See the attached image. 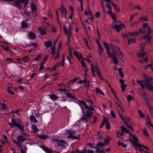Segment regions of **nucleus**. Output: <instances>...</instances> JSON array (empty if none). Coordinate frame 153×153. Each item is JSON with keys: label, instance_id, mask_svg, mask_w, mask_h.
I'll use <instances>...</instances> for the list:
<instances>
[{"label": "nucleus", "instance_id": "37998d69", "mask_svg": "<svg viewBox=\"0 0 153 153\" xmlns=\"http://www.w3.org/2000/svg\"><path fill=\"white\" fill-rule=\"evenodd\" d=\"M120 51L118 55L119 57L121 59H122L123 57V54L120 50V49H119Z\"/></svg>", "mask_w": 153, "mask_h": 153}, {"label": "nucleus", "instance_id": "4468645a", "mask_svg": "<svg viewBox=\"0 0 153 153\" xmlns=\"http://www.w3.org/2000/svg\"><path fill=\"white\" fill-rule=\"evenodd\" d=\"M73 54L76 58H78L79 60H80L82 58V54L80 53L74 51V52Z\"/></svg>", "mask_w": 153, "mask_h": 153}, {"label": "nucleus", "instance_id": "e433bc0d", "mask_svg": "<svg viewBox=\"0 0 153 153\" xmlns=\"http://www.w3.org/2000/svg\"><path fill=\"white\" fill-rule=\"evenodd\" d=\"M38 137L44 140H45L48 139L47 136L45 135L40 134L38 135Z\"/></svg>", "mask_w": 153, "mask_h": 153}, {"label": "nucleus", "instance_id": "4c0bfd02", "mask_svg": "<svg viewBox=\"0 0 153 153\" xmlns=\"http://www.w3.org/2000/svg\"><path fill=\"white\" fill-rule=\"evenodd\" d=\"M27 25L26 23L25 22H22L21 27L22 28L24 29L27 27Z\"/></svg>", "mask_w": 153, "mask_h": 153}, {"label": "nucleus", "instance_id": "473e14b6", "mask_svg": "<svg viewBox=\"0 0 153 153\" xmlns=\"http://www.w3.org/2000/svg\"><path fill=\"white\" fill-rule=\"evenodd\" d=\"M136 38H131L130 39H129L128 41V45L129 44H132L136 42Z\"/></svg>", "mask_w": 153, "mask_h": 153}, {"label": "nucleus", "instance_id": "49530a36", "mask_svg": "<svg viewBox=\"0 0 153 153\" xmlns=\"http://www.w3.org/2000/svg\"><path fill=\"white\" fill-rule=\"evenodd\" d=\"M1 107L2 108L4 109H7V106H6V104L4 103H1L0 104Z\"/></svg>", "mask_w": 153, "mask_h": 153}, {"label": "nucleus", "instance_id": "09e8293b", "mask_svg": "<svg viewBox=\"0 0 153 153\" xmlns=\"http://www.w3.org/2000/svg\"><path fill=\"white\" fill-rule=\"evenodd\" d=\"M59 49H58L57 51V53L56 56L55 57V59H59Z\"/></svg>", "mask_w": 153, "mask_h": 153}, {"label": "nucleus", "instance_id": "0eeeda50", "mask_svg": "<svg viewBox=\"0 0 153 153\" xmlns=\"http://www.w3.org/2000/svg\"><path fill=\"white\" fill-rule=\"evenodd\" d=\"M108 118L104 117L102 123L100 126V128H102L105 124H106V127L108 129L110 128V124L108 122Z\"/></svg>", "mask_w": 153, "mask_h": 153}, {"label": "nucleus", "instance_id": "1a4fd4ad", "mask_svg": "<svg viewBox=\"0 0 153 153\" xmlns=\"http://www.w3.org/2000/svg\"><path fill=\"white\" fill-rule=\"evenodd\" d=\"M145 87L148 90L153 91V82H143Z\"/></svg>", "mask_w": 153, "mask_h": 153}, {"label": "nucleus", "instance_id": "0e129e2a", "mask_svg": "<svg viewBox=\"0 0 153 153\" xmlns=\"http://www.w3.org/2000/svg\"><path fill=\"white\" fill-rule=\"evenodd\" d=\"M111 116L112 117L114 118H115L116 117V115L114 113L113 111L112 110H111Z\"/></svg>", "mask_w": 153, "mask_h": 153}, {"label": "nucleus", "instance_id": "5701e85b", "mask_svg": "<svg viewBox=\"0 0 153 153\" xmlns=\"http://www.w3.org/2000/svg\"><path fill=\"white\" fill-rule=\"evenodd\" d=\"M137 83L141 86V89L143 90L145 88V85L143 84L142 81L141 80H137Z\"/></svg>", "mask_w": 153, "mask_h": 153}, {"label": "nucleus", "instance_id": "69168bd1", "mask_svg": "<svg viewBox=\"0 0 153 153\" xmlns=\"http://www.w3.org/2000/svg\"><path fill=\"white\" fill-rule=\"evenodd\" d=\"M13 86V84L11 83H9L8 84L7 90L10 89V88Z\"/></svg>", "mask_w": 153, "mask_h": 153}, {"label": "nucleus", "instance_id": "c03bdc74", "mask_svg": "<svg viewBox=\"0 0 153 153\" xmlns=\"http://www.w3.org/2000/svg\"><path fill=\"white\" fill-rule=\"evenodd\" d=\"M112 59L113 62L115 64H118V59L117 57L116 56H114V57H113L112 58Z\"/></svg>", "mask_w": 153, "mask_h": 153}, {"label": "nucleus", "instance_id": "b1692460", "mask_svg": "<svg viewBox=\"0 0 153 153\" xmlns=\"http://www.w3.org/2000/svg\"><path fill=\"white\" fill-rule=\"evenodd\" d=\"M29 119L31 121H33L35 123L38 122L37 120L33 115L30 116Z\"/></svg>", "mask_w": 153, "mask_h": 153}, {"label": "nucleus", "instance_id": "a878e982", "mask_svg": "<svg viewBox=\"0 0 153 153\" xmlns=\"http://www.w3.org/2000/svg\"><path fill=\"white\" fill-rule=\"evenodd\" d=\"M45 45L47 47L50 48L52 45V42L50 41H46L45 43Z\"/></svg>", "mask_w": 153, "mask_h": 153}, {"label": "nucleus", "instance_id": "20e7f679", "mask_svg": "<svg viewBox=\"0 0 153 153\" xmlns=\"http://www.w3.org/2000/svg\"><path fill=\"white\" fill-rule=\"evenodd\" d=\"M66 132L69 134V135L67 137V138H72L78 140L80 139V137L74 135V134H75L76 132V131L70 129L67 130Z\"/></svg>", "mask_w": 153, "mask_h": 153}, {"label": "nucleus", "instance_id": "aec40b11", "mask_svg": "<svg viewBox=\"0 0 153 153\" xmlns=\"http://www.w3.org/2000/svg\"><path fill=\"white\" fill-rule=\"evenodd\" d=\"M28 36L30 38L32 39H35L36 37V36L35 34L34 33L31 32H29Z\"/></svg>", "mask_w": 153, "mask_h": 153}, {"label": "nucleus", "instance_id": "dca6fc26", "mask_svg": "<svg viewBox=\"0 0 153 153\" xmlns=\"http://www.w3.org/2000/svg\"><path fill=\"white\" fill-rule=\"evenodd\" d=\"M95 70L96 71V72L97 73V74L98 76H99V77L100 78V79H102V77L101 74L100 73V71L99 69H98V66L97 65L95 67Z\"/></svg>", "mask_w": 153, "mask_h": 153}, {"label": "nucleus", "instance_id": "393cba45", "mask_svg": "<svg viewBox=\"0 0 153 153\" xmlns=\"http://www.w3.org/2000/svg\"><path fill=\"white\" fill-rule=\"evenodd\" d=\"M39 30L40 33L42 35H44L46 33V30L43 29L42 27H40L39 28Z\"/></svg>", "mask_w": 153, "mask_h": 153}, {"label": "nucleus", "instance_id": "4d7b16f0", "mask_svg": "<svg viewBox=\"0 0 153 153\" xmlns=\"http://www.w3.org/2000/svg\"><path fill=\"white\" fill-rule=\"evenodd\" d=\"M41 56L40 55H39L36 58L34 59V60L35 61H38L41 58Z\"/></svg>", "mask_w": 153, "mask_h": 153}, {"label": "nucleus", "instance_id": "412c9836", "mask_svg": "<svg viewBox=\"0 0 153 153\" xmlns=\"http://www.w3.org/2000/svg\"><path fill=\"white\" fill-rule=\"evenodd\" d=\"M128 35L132 36H136L138 35L139 32L137 31H136L134 32H133L132 33L130 32H128Z\"/></svg>", "mask_w": 153, "mask_h": 153}, {"label": "nucleus", "instance_id": "2f4dec72", "mask_svg": "<svg viewBox=\"0 0 153 153\" xmlns=\"http://www.w3.org/2000/svg\"><path fill=\"white\" fill-rule=\"evenodd\" d=\"M153 79V78L151 76H149L146 78L145 80L143 82H151V80Z\"/></svg>", "mask_w": 153, "mask_h": 153}, {"label": "nucleus", "instance_id": "9b49d317", "mask_svg": "<svg viewBox=\"0 0 153 153\" xmlns=\"http://www.w3.org/2000/svg\"><path fill=\"white\" fill-rule=\"evenodd\" d=\"M17 145L19 147V149L21 150V153H23V152L26 153L27 150V148L26 146H23L22 144H21L20 143H18L17 142Z\"/></svg>", "mask_w": 153, "mask_h": 153}, {"label": "nucleus", "instance_id": "f704fd0d", "mask_svg": "<svg viewBox=\"0 0 153 153\" xmlns=\"http://www.w3.org/2000/svg\"><path fill=\"white\" fill-rule=\"evenodd\" d=\"M31 8V10L33 12H36V5L32 3L30 6Z\"/></svg>", "mask_w": 153, "mask_h": 153}, {"label": "nucleus", "instance_id": "13d9d810", "mask_svg": "<svg viewBox=\"0 0 153 153\" xmlns=\"http://www.w3.org/2000/svg\"><path fill=\"white\" fill-rule=\"evenodd\" d=\"M138 112L140 118L144 117V114L140 110L138 111Z\"/></svg>", "mask_w": 153, "mask_h": 153}, {"label": "nucleus", "instance_id": "a211bd4d", "mask_svg": "<svg viewBox=\"0 0 153 153\" xmlns=\"http://www.w3.org/2000/svg\"><path fill=\"white\" fill-rule=\"evenodd\" d=\"M146 54V53L145 52H139L138 53H137V56L139 57V58H140L142 57H143L145 56Z\"/></svg>", "mask_w": 153, "mask_h": 153}, {"label": "nucleus", "instance_id": "052dcab7", "mask_svg": "<svg viewBox=\"0 0 153 153\" xmlns=\"http://www.w3.org/2000/svg\"><path fill=\"white\" fill-rule=\"evenodd\" d=\"M133 8L135 9H137L139 10H141V8L138 5H136L134 6Z\"/></svg>", "mask_w": 153, "mask_h": 153}, {"label": "nucleus", "instance_id": "3c124183", "mask_svg": "<svg viewBox=\"0 0 153 153\" xmlns=\"http://www.w3.org/2000/svg\"><path fill=\"white\" fill-rule=\"evenodd\" d=\"M110 139V138L109 137H108V138H106L104 143V144H106L107 143H109V141Z\"/></svg>", "mask_w": 153, "mask_h": 153}, {"label": "nucleus", "instance_id": "de8ad7c7", "mask_svg": "<svg viewBox=\"0 0 153 153\" xmlns=\"http://www.w3.org/2000/svg\"><path fill=\"white\" fill-rule=\"evenodd\" d=\"M73 56L68 55L67 56V59L69 63L71 64L72 63V62L71 61V59H73Z\"/></svg>", "mask_w": 153, "mask_h": 153}, {"label": "nucleus", "instance_id": "f257e3e1", "mask_svg": "<svg viewBox=\"0 0 153 153\" xmlns=\"http://www.w3.org/2000/svg\"><path fill=\"white\" fill-rule=\"evenodd\" d=\"M79 104L81 108L83 113V117L79 120V123L87 122L88 119L91 117L93 115V113L91 111H94L95 108L91 105L88 106L83 100H79Z\"/></svg>", "mask_w": 153, "mask_h": 153}, {"label": "nucleus", "instance_id": "cd10ccee", "mask_svg": "<svg viewBox=\"0 0 153 153\" xmlns=\"http://www.w3.org/2000/svg\"><path fill=\"white\" fill-rule=\"evenodd\" d=\"M139 19L140 20L141 22H142L148 20V18L146 16H141L139 18Z\"/></svg>", "mask_w": 153, "mask_h": 153}, {"label": "nucleus", "instance_id": "58836bf2", "mask_svg": "<svg viewBox=\"0 0 153 153\" xmlns=\"http://www.w3.org/2000/svg\"><path fill=\"white\" fill-rule=\"evenodd\" d=\"M125 123L126 124V126L128 128L130 129L131 130L133 131L134 129L132 128V127L129 125L128 123L126 121H125Z\"/></svg>", "mask_w": 153, "mask_h": 153}, {"label": "nucleus", "instance_id": "c756f323", "mask_svg": "<svg viewBox=\"0 0 153 153\" xmlns=\"http://www.w3.org/2000/svg\"><path fill=\"white\" fill-rule=\"evenodd\" d=\"M15 126L18 128L21 131H23L24 130V126L22 125V123L16 125Z\"/></svg>", "mask_w": 153, "mask_h": 153}, {"label": "nucleus", "instance_id": "6e6d98bb", "mask_svg": "<svg viewBox=\"0 0 153 153\" xmlns=\"http://www.w3.org/2000/svg\"><path fill=\"white\" fill-rule=\"evenodd\" d=\"M43 22L44 23V24L43 25L44 27H45L46 29H47V28H48V27H49V24L48 23L46 22H45L44 21Z\"/></svg>", "mask_w": 153, "mask_h": 153}, {"label": "nucleus", "instance_id": "864d4df0", "mask_svg": "<svg viewBox=\"0 0 153 153\" xmlns=\"http://www.w3.org/2000/svg\"><path fill=\"white\" fill-rule=\"evenodd\" d=\"M104 46L106 47V51H108L109 50V48L108 45L106 42L104 43Z\"/></svg>", "mask_w": 153, "mask_h": 153}, {"label": "nucleus", "instance_id": "72a5a7b5", "mask_svg": "<svg viewBox=\"0 0 153 153\" xmlns=\"http://www.w3.org/2000/svg\"><path fill=\"white\" fill-rule=\"evenodd\" d=\"M57 144L60 146H63L65 144V141L63 140H59Z\"/></svg>", "mask_w": 153, "mask_h": 153}, {"label": "nucleus", "instance_id": "9d476101", "mask_svg": "<svg viewBox=\"0 0 153 153\" xmlns=\"http://www.w3.org/2000/svg\"><path fill=\"white\" fill-rule=\"evenodd\" d=\"M64 31L66 35H71L72 27L71 26H69L68 27L66 26L63 27Z\"/></svg>", "mask_w": 153, "mask_h": 153}, {"label": "nucleus", "instance_id": "774afa93", "mask_svg": "<svg viewBox=\"0 0 153 153\" xmlns=\"http://www.w3.org/2000/svg\"><path fill=\"white\" fill-rule=\"evenodd\" d=\"M59 64L61 66H64L65 64V60L62 59V61Z\"/></svg>", "mask_w": 153, "mask_h": 153}, {"label": "nucleus", "instance_id": "39448f33", "mask_svg": "<svg viewBox=\"0 0 153 153\" xmlns=\"http://www.w3.org/2000/svg\"><path fill=\"white\" fill-rule=\"evenodd\" d=\"M24 0H14L13 1L14 3H12L11 5L16 7L19 9H21L22 8L21 5L23 2Z\"/></svg>", "mask_w": 153, "mask_h": 153}, {"label": "nucleus", "instance_id": "4be33fe9", "mask_svg": "<svg viewBox=\"0 0 153 153\" xmlns=\"http://www.w3.org/2000/svg\"><path fill=\"white\" fill-rule=\"evenodd\" d=\"M120 128L121 131L123 132H125L126 134H129L130 133V131L128 130L123 126H121Z\"/></svg>", "mask_w": 153, "mask_h": 153}, {"label": "nucleus", "instance_id": "7ed1b4c3", "mask_svg": "<svg viewBox=\"0 0 153 153\" xmlns=\"http://www.w3.org/2000/svg\"><path fill=\"white\" fill-rule=\"evenodd\" d=\"M58 91L61 92H64L66 96L69 99L75 100H77L76 98L74 96L72 95L71 94L68 93V91L66 88L59 89H58Z\"/></svg>", "mask_w": 153, "mask_h": 153}, {"label": "nucleus", "instance_id": "423d86ee", "mask_svg": "<svg viewBox=\"0 0 153 153\" xmlns=\"http://www.w3.org/2000/svg\"><path fill=\"white\" fill-rule=\"evenodd\" d=\"M17 141L14 140L13 142L15 143L17 145V142L18 143H20L21 144H22V142H24L26 140V138L25 136H22V135H19L17 137Z\"/></svg>", "mask_w": 153, "mask_h": 153}, {"label": "nucleus", "instance_id": "7c9ffc66", "mask_svg": "<svg viewBox=\"0 0 153 153\" xmlns=\"http://www.w3.org/2000/svg\"><path fill=\"white\" fill-rule=\"evenodd\" d=\"M22 60L24 62H27L29 61L30 59L29 58L28 56H26L22 58Z\"/></svg>", "mask_w": 153, "mask_h": 153}, {"label": "nucleus", "instance_id": "5fc2aeb1", "mask_svg": "<svg viewBox=\"0 0 153 153\" xmlns=\"http://www.w3.org/2000/svg\"><path fill=\"white\" fill-rule=\"evenodd\" d=\"M77 153H86V150H83V151H81L79 149H77L76 150Z\"/></svg>", "mask_w": 153, "mask_h": 153}, {"label": "nucleus", "instance_id": "f3484780", "mask_svg": "<svg viewBox=\"0 0 153 153\" xmlns=\"http://www.w3.org/2000/svg\"><path fill=\"white\" fill-rule=\"evenodd\" d=\"M47 153H52L53 150L51 149H49L47 147L44 146L42 148Z\"/></svg>", "mask_w": 153, "mask_h": 153}, {"label": "nucleus", "instance_id": "bb28decb", "mask_svg": "<svg viewBox=\"0 0 153 153\" xmlns=\"http://www.w3.org/2000/svg\"><path fill=\"white\" fill-rule=\"evenodd\" d=\"M51 54L52 55V57H54L55 55L56 52H55V48L54 46L52 47L51 48Z\"/></svg>", "mask_w": 153, "mask_h": 153}, {"label": "nucleus", "instance_id": "338daca9", "mask_svg": "<svg viewBox=\"0 0 153 153\" xmlns=\"http://www.w3.org/2000/svg\"><path fill=\"white\" fill-rule=\"evenodd\" d=\"M111 17L113 19H114L115 20V15H114V14L113 13H111V14L110 15Z\"/></svg>", "mask_w": 153, "mask_h": 153}, {"label": "nucleus", "instance_id": "6ab92c4d", "mask_svg": "<svg viewBox=\"0 0 153 153\" xmlns=\"http://www.w3.org/2000/svg\"><path fill=\"white\" fill-rule=\"evenodd\" d=\"M31 129L33 132L34 133L38 132L39 130L35 124L32 125L31 127Z\"/></svg>", "mask_w": 153, "mask_h": 153}, {"label": "nucleus", "instance_id": "a19ab883", "mask_svg": "<svg viewBox=\"0 0 153 153\" xmlns=\"http://www.w3.org/2000/svg\"><path fill=\"white\" fill-rule=\"evenodd\" d=\"M91 72L93 74V76L94 77H96V75L95 74L94 72V65L93 64H91Z\"/></svg>", "mask_w": 153, "mask_h": 153}, {"label": "nucleus", "instance_id": "f8f14e48", "mask_svg": "<svg viewBox=\"0 0 153 153\" xmlns=\"http://www.w3.org/2000/svg\"><path fill=\"white\" fill-rule=\"evenodd\" d=\"M133 140H134L133 141L131 139H129V140L130 142L134 145V147L135 148L138 147H140L141 146V145L138 143V141L137 139V138H136L137 141H136L135 139Z\"/></svg>", "mask_w": 153, "mask_h": 153}, {"label": "nucleus", "instance_id": "bf43d9fd", "mask_svg": "<svg viewBox=\"0 0 153 153\" xmlns=\"http://www.w3.org/2000/svg\"><path fill=\"white\" fill-rule=\"evenodd\" d=\"M121 88L122 89V91H124L126 89V87L127 86V85L126 84H124L121 85Z\"/></svg>", "mask_w": 153, "mask_h": 153}, {"label": "nucleus", "instance_id": "2eb2a0df", "mask_svg": "<svg viewBox=\"0 0 153 153\" xmlns=\"http://www.w3.org/2000/svg\"><path fill=\"white\" fill-rule=\"evenodd\" d=\"M49 96L51 100L54 101L57 100L59 98V97L54 94L49 95Z\"/></svg>", "mask_w": 153, "mask_h": 153}, {"label": "nucleus", "instance_id": "6e6552de", "mask_svg": "<svg viewBox=\"0 0 153 153\" xmlns=\"http://www.w3.org/2000/svg\"><path fill=\"white\" fill-rule=\"evenodd\" d=\"M12 123H9V124L10 125L11 127H13L16 125L19 124L21 123L20 120L19 119H16L15 120L13 118L11 120Z\"/></svg>", "mask_w": 153, "mask_h": 153}, {"label": "nucleus", "instance_id": "f03ea898", "mask_svg": "<svg viewBox=\"0 0 153 153\" xmlns=\"http://www.w3.org/2000/svg\"><path fill=\"white\" fill-rule=\"evenodd\" d=\"M151 30L150 27H149L147 30V33L144 35L143 38L145 40V41L143 43L140 44V50L143 51L144 49L146 44L147 43L150 44L152 39V36L151 35Z\"/></svg>", "mask_w": 153, "mask_h": 153}, {"label": "nucleus", "instance_id": "ea45409f", "mask_svg": "<svg viewBox=\"0 0 153 153\" xmlns=\"http://www.w3.org/2000/svg\"><path fill=\"white\" fill-rule=\"evenodd\" d=\"M59 9L61 10V14L62 15H63L65 13V12L66 10V9L63 7L62 6V8H59Z\"/></svg>", "mask_w": 153, "mask_h": 153}, {"label": "nucleus", "instance_id": "e2e57ef3", "mask_svg": "<svg viewBox=\"0 0 153 153\" xmlns=\"http://www.w3.org/2000/svg\"><path fill=\"white\" fill-rule=\"evenodd\" d=\"M1 47H2L5 50L8 51H9V47L7 46H4L3 45H1Z\"/></svg>", "mask_w": 153, "mask_h": 153}, {"label": "nucleus", "instance_id": "680f3d73", "mask_svg": "<svg viewBox=\"0 0 153 153\" xmlns=\"http://www.w3.org/2000/svg\"><path fill=\"white\" fill-rule=\"evenodd\" d=\"M101 6H102V11L104 12L105 13V9L104 5L103 2V1L101 2Z\"/></svg>", "mask_w": 153, "mask_h": 153}, {"label": "nucleus", "instance_id": "c85d7f7f", "mask_svg": "<svg viewBox=\"0 0 153 153\" xmlns=\"http://www.w3.org/2000/svg\"><path fill=\"white\" fill-rule=\"evenodd\" d=\"M106 53L110 58H113L114 56H115V54L112 52H110L109 50L106 51Z\"/></svg>", "mask_w": 153, "mask_h": 153}, {"label": "nucleus", "instance_id": "a18cd8bd", "mask_svg": "<svg viewBox=\"0 0 153 153\" xmlns=\"http://www.w3.org/2000/svg\"><path fill=\"white\" fill-rule=\"evenodd\" d=\"M96 90L97 92V93H101L103 95H104V94L102 91H100V88L98 87H96Z\"/></svg>", "mask_w": 153, "mask_h": 153}, {"label": "nucleus", "instance_id": "8fccbe9b", "mask_svg": "<svg viewBox=\"0 0 153 153\" xmlns=\"http://www.w3.org/2000/svg\"><path fill=\"white\" fill-rule=\"evenodd\" d=\"M117 144L118 146L121 145L123 147H126L127 146L124 143H121L120 141H119Z\"/></svg>", "mask_w": 153, "mask_h": 153}, {"label": "nucleus", "instance_id": "79ce46f5", "mask_svg": "<svg viewBox=\"0 0 153 153\" xmlns=\"http://www.w3.org/2000/svg\"><path fill=\"white\" fill-rule=\"evenodd\" d=\"M104 145V143L101 142H100L97 144V146L100 147H103Z\"/></svg>", "mask_w": 153, "mask_h": 153}, {"label": "nucleus", "instance_id": "c9c22d12", "mask_svg": "<svg viewBox=\"0 0 153 153\" xmlns=\"http://www.w3.org/2000/svg\"><path fill=\"white\" fill-rule=\"evenodd\" d=\"M99 52L101 56H102L103 49L101 46L100 44H98Z\"/></svg>", "mask_w": 153, "mask_h": 153}, {"label": "nucleus", "instance_id": "ddd939ff", "mask_svg": "<svg viewBox=\"0 0 153 153\" xmlns=\"http://www.w3.org/2000/svg\"><path fill=\"white\" fill-rule=\"evenodd\" d=\"M121 25L122 27H121L119 25H115L113 27V28L114 29H116L118 32H119L124 27V25L121 24Z\"/></svg>", "mask_w": 153, "mask_h": 153}, {"label": "nucleus", "instance_id": "603ef678", "mask_svg": "<svg viewBox=\"0 0 153 153\" xmlns=\"http://www.w3.org/2000/svg\"><path fill=\"white\" fill-rule=\"evenodd\" d=\"M147 105L149 108L150 109V111H153V108L152 106L149 103H147L146 104Z\"/></svg>", "mask_w": 153, "mask_h": 153}]
</instances>
